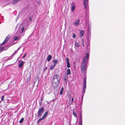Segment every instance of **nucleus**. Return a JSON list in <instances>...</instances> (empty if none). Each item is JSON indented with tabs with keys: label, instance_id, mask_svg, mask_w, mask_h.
I'll return each mask as SVG.
<instances>
[{
	"label": "nucleus",
	"instance_id": "f257e3e1",
	"mask_svg": "<svg viewBox=\"0 0 125 125\" xmlns=\"http://www.w3.org/2000/svg\"><path fill=\"white\" fill-rule=\"evenodd\" d=\"M89 56V54L88 53H87L86 54L85 57L83 59L82 62L81 66V72L82 73H84V79L83 82V91L82 94V96L81 97L82 100H83L84 94L85 93V91L86 88V76L85 74V73L87 64V61Z\"/></svg>",
	"mask_w": 125,
	"mask_h": 125
},
{
	"label": "nucleus",
	"instance_id": "f03ea898",
	"mask_svg": "<svg viewBox=\"0 0 125 125\" xmlns=\"http://www.w3.org/2000/svg\"><path fill=\"white\" fill-rule=\"evenodd\" d=\"M53 78L52 85L54 88H55L59 84L60 79V77L57 74H55L53 76Z\"/></svg>",
	"mask_w": 125,
	"mask_h": 125
},
{
	"label": "nucleus",
	"instance_id": "7ed1b4c3",
	"mask_svg": "<svg viewBox=\"0 0 125 125\" xmlns=\"http://www.w3.org/2000/svg\"><path fill=\"white\" fill-rule=\"evenodd\" d=\"M44 111V108L43 107H42L41 108H39V109L38 113V117H40L43 113Z\"/></svg>",
	"mask_w": 125,
	"mask_h": 125
},
{
	"label": "nucleus",
	"instance_id": "20e7f679",
	"mask_svg": "<svg viewBox=\"0 0 125 125\" xmlns=\"http://www.w3.org/2000/svg\"><path fill=\"white\" fill-rule=\"evenodd\" d=\"M71 10L73 12L75 8V3L73 2L71 5Z\"/></svg>",
	"mask_w": 125,
	"mask_h": 125
},
{
	"label": "nucleus",
	"instance_id": "39448f33",
	"mask_svg": "<svg viewBox=\"0 0 125 125\" xmlns=\"http://www.w3.org/2000/svg\"><path fill=\"white\" fill-rule=\"evenodd\" d=\"M18 62L19 63L18 65V67L19 68H21L22 67L23 65L25 63L23 61H21V60H19Z\"/></svg>",
	"mask_w": 125,
	"mask_h": 125
},
{
	"label": "nucleus",
	"instance_id": "423d86ee",
	"mask_svg": "<svg viewBox=\"0 0 125 125\" xmlns=\"http://www.w3.org/2000/svg\"><path fill=\"white\" fill-rule=\"evenodd\" d=\"M86 1L87 2L86 4L85 3V0H83V5L85 9H86L87 8V7H88V0H86Z\"/></svg>",
	"mask_w": 125,
	"mask_h": 125
},
{
	"label": "nucleus",
	"instance_id": "0eeeda50",
	"mask_svg": "<svg viewBox=\"0 0 125 125\" xmlns=\"http://www.w3.org/2000/svg\"><path fill=\"white\" fill-rule=\"evenodd\" d=\"M67 75L66 74H65L63 75V79L65 83L67 82L68 80Z\"/></svg>",
	"mask_w": 125,
	"mask_h": 125
},
{
	"label": "nucleus",
	"instance_id": "6e6552de",
	"mask_svg": "<svg viewBox=\"0 0 125 125\" xmlns=\"http://www.w3.org/2000/svg\"><path fill=\"white\" fill-rule=\"evenodd\" d=\"M80 20L79 19L77 20L76 21H75L74 23V25L75 26L77 27L79 25V22Z\"/></svg>",
	"mask_w": 125,
	"mask_h": 125
},
{
	"label": "nucleus",
	"instance_id": "1a4fd4ad",
	"mask_svg": "<svg viewBox=\"0 0 125 125\" xmlns=\"http://www.w3.org/2000/svg\"><path fill=\"white\" fill-rule=\"evenodd\" d=\"M80 36L82 37L84 34V31L83 30H81L80 31Z\"/></svg>",
	"mask_w": 125,
	"mask_h": 125
},
{
	"label": "nucleus",
	"instance_id": "9d476101",
	"mask_svg": "<svg viewBox=\"0 0 125 125\" xmlns=\"http://www.w3.org/2000/svg\"><path fill=\"white\" fill-rule=\"evenodd\" d=\"M87 22H88V26L87 29L88 30L89 33H90V30L91 29V24L89 25V21L88 20H87Z\"/></svg>",
	"mask_w": 125,
	"mask_h": 125
},
{
	"label": "nucleus",
	"instance_id": "9b49d317",
	"mask_svg": "<svg viewBox=\"0 0 125 125\" xmlns=\"http://www.w3.org/2000/svg\"><path fill=\"white\" fill-rule=\"evenodd\" d=\"M66 59L67 62V67L68 68L70 67V64L69 61V59L68 58H66Z\"/></svg>",
	"mask_w": 125,
	"mask_h": 125
},
{
	"label": "nucleus",
	"instance_id": "f8f14e48",
	"mask_svg": "<svg viewBox=\"0 0 125 125\" xmlns=\"http://www.w3.org/2000/svg\"><path fill=\"white\" fill-rule=\"evenodd\" d=\"M52 56L51 55H48L47 57V61H50L52 59Z\"/></svg>",
	"mask_w": 125,
	"mask_h": 125
},
{
	"label": "nucleus",
	"instance_id": "ddd939ff",
	"mask_svg": "<svg viewBox=\"0 0 125 125\" xmlns=\"http://www.w3.org/2000/svg\"><path fill=\"white\" fill-rule=\"evenodd\" d=\"M48 112L47 111H46L43 115L42 117L44 119L48 115Z\"/></svg>",
	"mask_w": 125,
	"mask_h": 125
},
{
	"label": "nucleus",
	"instance_id": "4468645a",
	"mask_svg": "<svg viewBox=\"0 0 125 125\" xmlns=\"http://www.w3.org/2000/svg\"><path fill=\"white\" fill-rule=\"evenodd\" d=\"M79 125H82V118H81V117H79Z\"/></svg>",
	"mask_w": 125,
	"mask_h": 125
},
{
	"label": "nucleus",
	"instance_id": "2eb2a0df",
	"mask_svg": "<svg viewBox=\"0 0 125 125\" xmlns=\"http://www.w3.org/2000/svg\"><path fill=\"white\" fill-rule=\"evenodd\" d=\"M9 38V37L8 38V37H7L5 39L3 42L2 43V44H3L5 43L8 40Z\"/></svg>",
	"mask_w": 125,
	"mask_h": 125
},
{
	"label": "nucleus",
	"instance_id": "dca6fc26",
	"mask_svg": "<svg viewBox=\"0 0 125 125\" xmlns=\"http://www.w3.org/2000/svg\"><path fill=\"white\" fill-rule=\"evenodd\" d=\"M20 0H13L12 3L13 4H14Z\"/></svg>",
	"mask_w": 125,
	"mask_h": 125
},
{
	"label": "nucleus",
	"instance_id": "f3484780",
	"mask_svg": "<svg viewBox=\"0 0 125 125\" xmlns=\"http://www.w3.org/2000/svg\"><path fill=\"white\" fill-rule=\"evenodd\" d=\"M67 75H68L71 74L70 70L69 69H68L67 70Z\"/></svg>",
	"mask_w": 125,
	"mask_h": 125
},
{
	"label": "nucleus",
	"instance_id": "a211bd4d",
	"mask_svg": "<svg viewBox=\"0 0 125 125\" xmlns=\"http://www.w3.org/2000/svg\"><path fill=\"white\" fill-rule=\"evenodd\" d=\"M14 55H12L11 56H10L9 58L7 59L6 60V61H7L11 59L12 58V57H13V56H14Z\"/></svg>",
	"mask_w": 125,
	"mask_h": 125
},
{
	"label": "nucleus",
	"instance_id": "6ab92c4d",
	"mask_svg": "<svg viewBox=\"0 0 125 125\" xmlns=\"http://www.w3.org/2000/svg\"><path fill=\"white\" fill-rule=\"evenodd\" d=\"M55 65H56V64H54V65H51L50 67V70L54 68V67L55 66Z\"/></svg>",
	"mask_w": 125,
	"mask_h": 125
},
{
	"label": "nucleus",
	"instance_id": "aec40b11",
	"mask_svg": "<svg viewBox=\"0 0 125 125\" xmlns=\"http://www.w3.org/2000/svg\"><path fill=\"white\" fill-rule=\"evenodd\" d=\"M58 62V61L56 59H55L53 61V62L54 63V64H56Z\"/></svg>",
	"mask_w": 125,
	"mask_h": 125
},
{
	"label": "nucleus",
	"instance_id": "412c9836",
	"mask_svg": "<svg viewBox=\"0 0 125 125\" xmlns=\"http://www.w3.org/2000/svg\"><path fill=\"white\" fill-rule=\"evenodd\" d=\"M21 48V47H19L17 50L15 52L12 54V55H14L16 53V52H17V51L19 50Z\"/></svg>",
	"mask_w": 125,
	"mask_h": 125
},
{
	"label": "nucleus",
	"instance_id": "4be33fe9",
	"mask_svg": "<svg viewBox=\"0 0 125 125\" xmlns=\"http://www.w3.org/2000/svg\"><path fill=\"white\" fill-rule=\"evenodd\" d=\"M73 114L74 116L76 118L77 117V115L76 113H75L74 111H73Z\"/></svg>",
	"mask_w": 125,
	"mask_h": 125
},
{
	"label": "nucleus",
	"instance_id": "5701e85b",
	"mask_svg": "<svg viewBox=\"0 0 125 125\" xmlns=\"http://www.w3.org/2000/svg\"><path fill=\"white\" fill-rule=\"evenodd\" d=\"M73 97H72V101H69V103H70V104H72V103L73 102Z\"/></svg>",
	"mask_w": 125,
	"mask_h": 125
},
{
	"label": "nucleus",
	"instance_id": "b1692460",
	"mask_svg": "<svg viewBox=\"0 0 125 125\" xmlns=\"http://www.w3.org/2000/svg\"><path fill=\"white\" fill-rule=\"evenodd\" d=\"M20 33V30H18L16 32V35H19V34Z\"/></svg>",
	"mask_w": 125,
	"mask_h": 125
},
{
	"label": "nucleus",
	"instance_id": "393cba45",
	"mask_svg": "<svg viewBox=\"0 0 125 125\" xmlns=\"http://www.w3.org/2000/svg\"><path fill=\"white\" fill-rule=\"evenodd\" d=\"M75 45L77 47H79L80 46V45L78 44L77 42H75Z\"/></svg>",
	"mask_w": 125,
	"mask_h": 125
},
{
	"label": "nucleus",
	"instance_id": "a878e982",
	"mask_svg": "<svg viewBox=\"0 0 125 125\" xmlns=\"http://www.w3.org/2000/svg\"><path fill=\"white\" fill-rule=\"evenodd\" d=\"M24 120V118H22L21 119L20 121L19 122L20 123H22L23 121Z\"/></svg>",
	"mask_w": 125,
	"mask_h": 125
},
{
	"label": "nucleus",
	"instance_id": "bb28decb",
	"mask_svg": "<svg viewBox=\"0 0 125 125\" xmlns=\"http://www.w3.org/2000/svg\"><path fill=\"white\" fill-rule=\"evenodd\" d=\"M43 119H44L42 117L41 118H40L38 121L37 122L39 123L41 120H42Z\"/></svg>",
	"mask_w": 125,
	"mask_h": 125
},
{
	"label": "nucleus",
	"instance_id": "cd10ccee",
	"mask_svg": "<svg viewBox=\"0 0 125 125\" xmlns=\"http://www.w3.org/2000/svg\"><path fill=\"white\" fill-rule=\"evenodd\" d=\"M72 34H73V37L74 38H75L76 37L75 34L73 33Z\"/></svg>",
	"mask_w": 125,
	"mask_h": 125
},
{
	"label": "nucleus",
	"instance_id": "c85d7f7f",
	"mask_svg": "<svg viewBox=\"0 0 125 125\" xmlns=\"http://www.w3.org/2000/svg\"><path fill=\"white\" fill-rule=\"evenodd\" d=\"M18 38L17 37H15L14 38V40H16L18 39Z\"/></svg>",
	"mask_w": 125,
	"mask_h": 125
},
{
	"label": "nucleus",
	"instance_id": "c756f323",
	"mask_svg": "<svg viewBox=\"0 0 125 125\" xmlns=\"http://www.w3.org/2000/svg\"><path fill=\"white\" fill-rule=\"evenodd\" d=\"M24 26H22V29H21V32L22 33L23 31L24 30Z\"/></svg>",
	"mask_w": 125,
	"mask_h": 125
},
{
	"label": "nucleus",
	"instance_id": "7c9ffc66",
	"mask_svg": "<svg viewBox=\"0 0 125 125\" xmlns=\"http://www.w3.org/2000/svg\"><path fill=\"white\" fill-rule=\"evenodd\" d=\"M82 113L81 111L80 112V116H79V117H81V118H82V113Z\"/></svg>",
	"mask_w": 125,
	"mask_h": 125
},
{
	"label": "nucleus",
	"instance_id": "2f4dec72",
	"mask_svg": "<svg viewBox=\"0 0 125 125\" xmlns=\"http://www.w3.org/2000/svg\"><path fill=\"white\" fill-rule=\"evenodd\" d=\"M63 91H62V90H61L60 92V95H62L63 93Z\"/></svg>",
	"mask_w": 125,
	"mask_h": 125
},
{
	"label": "nucleus",
	"instance_id": "473e14b6",
	"mask_svg": "<svg viewBox=\"0 0 125 125\" xmlns=\"http://www.w3.org/2000/svg\"><path fill=\"white\" fill-rule=\"evenodd\" d=\"M4 96L3 95H2L1 97V101H3L4 100Z\"/></svg>",
	"mask_w": 125,
	"mask_h": 125
},
{
	"label": "nucleus",
	"instance_id": "72a5a7b5",
	"mask_svg": "<svg viewBox=\"0 0 125 125\" xmlns=\"http://www.w3.org/2000/svg\"><path fill=\"white\" fill-rule=\"evenodd\" d=\"M26 53H25V54L22 57V58H24L26 56Z\"/></svg>",
	"mask_w": 125,
	"mask_h": 125
},
{
	"label": "nucleus",
	"instance_id": "f704fd0d",
	"mask_svg": "<svg viewBox=\"0 0 125 125\" xmlns=\"http://www.w3.org/2000/svg\"><path fill=\"white\" fill-rule=\"evenodd\" d=\"M43 96L41 99V101H42L43 100Z\"/></svg>",
	"mask_w": 125,
	"mask_h": 125
},
{
	"label": "nucleus",
	"instance_id": "c9c22d12",
	"mask_svg": "<svg viewBox=\"0 0 125 125\" xmlns=\"http://www.w3.org/2000/svg\"><path fill=\"white\" fill-rule=\"evenodd\" d=\"M39 103L40 105H42V102L41 101Z\"/></svg>",
	"mask_w": 125,
	"mask_h": 125
},
{
	"label": "nucleus",
	"instance_id": "e433bc0d",
	"mask_svg": "<svg viewBox=\"0 0 125 125\" xmlns=\"http://www.w3.org/2000/svg\"><path fill=\"white\" fill-rule=\"evenodd\" d=\"M4 47H1L0 48V50H2L4 49Z\"/></svg>",
	"mask_w": 125,
	"mask_h": 125
},
{
	"label": "nucleus",
	"instance_id": "4c0bfd02",
	"mask_svg": "<svg viewBox=\"0 0 125 125\" xmlns=\"http://www.w3.org/2000/svg\"><path fill=\"white\" fill-rule=\"evenodd\" d=\"M29 19H30V21H32V19L31 18V17H30Z\"/></svg>",
	"mask_w": 125,
	"mask_h": 125
},
{
	"label": "nucleus",
	"instance_id": "58836bf2",
	"mask_svg": "<svg viewBox=\"0 0 125 125\" xmlns=\"http://www.w3.org/2000/svg\"><path fill=\"white\" fill-rule=\"evenodd\" d=\"M47 69V68L46 67H45V68L44 69L43 71H44L45 70H46Z\"/></svg>",
	"mask_w": 125,
	"mask_h": 125
},
{
	"label": "nucleus",
	"instance_id": "ea45409f",
	"mask_svg": "<svg viewBox=\"0 0 125 125\" xmlns=\"http://www.w3.org/2000/svg\"><path fill=\"white\" fill-rule=\"evenodd\" d=\"M3 19V16L1 17L0 18V19Z\"/></svg>",
	"mask_w": 125,
	"mask_h": 125
},
{
	"label": "nucleus",
	"instance_id": "a19ab883",
	"mask_svg": "<svg viewBox=\"0 0 125 125\" xmlns=\"http://www.w3.org/2000/svg\"><path fill=\"white\" fill-rule=\"evenodd\" d=\"M82 44L83 45V46L84 47V43H83V42H82Z\"/></svg>",
	"mask_w": 125,
	"mask_h": 125
},
{
	"label": "nucleus",
	"instance_id": "79ce46f5",
	"mask_svg": "<svg viewBox=\"0 0 125 125\" xmlns=\"http://www.w3.org/2000/svg\"><path fill=\"white\" fill-rule=\"evenodd\" d=\"M76 101H77V100L76 99H75L74 101V102L75 103V102Z\"/></svg>",
	"mask_w": 125,
	"mask_h": 125
},
{
	"label": "nucleus",
	"instance_id": "37998d69",
	"mask_svg": "<svg viewBox=\"0 0 125 125\" xmlns=\"http://www.w3.org/2000/svg\"><path fill=\"white\" fill-rule=\"evenodd\" d=\"M61 90H62V91H63V87L62 88Z\"/></svg>",
	"mask_w": 125,
	"mask_h": 125
},
{
	"label": "nucleus",
	"instance_id": "c03bdc74",
	"mask_svg": "<svg viewBox=\"0 0 125 125\" xmlns=\"http://www.w3.org/2000/svg\"><path fill=\"white\" fill-rule=\"evenodd\" d=\"M86 21H87V20H86V24H87Z\"/></svg>",
	"mask_w": 125,
	"mask_h": 125
},
{
	"label": "nucleus",
	"instance_id": "a18cd8bd",
	"mask_svg": "<svg viewBox=\"0 0 125 125\" xmlns=\"http://www.w3.org/2000/svg\"><path fill=\"white\" fill-rule=\"evenodd\" d=\"M82 41L83 42V39H82Z\"/></svg>",
	"mask_w": 125,
	"mask_h": 125
},
{
	"label": "nucleus",
	"instance_id": "49530a36",
	"mask_svg": "<svg viewBox=\"0 0 125 125\" xmlns=\"http://www.w3.org/2000/svg\"><path fill=\"white\" fill-rule=\"evenodd\" d=\"M70 98H71V97H70V96L69 98L70 99Z\"/></svg>",
	"mask_w": 125,
	"mask_h": 125
}]
</instances>
